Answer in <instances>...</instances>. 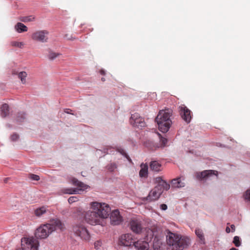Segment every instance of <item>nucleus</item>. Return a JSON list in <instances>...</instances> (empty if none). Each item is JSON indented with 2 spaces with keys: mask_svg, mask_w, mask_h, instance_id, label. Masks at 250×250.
Listing matches in <instances>:
<instances>
[{
  "mask_svg": "<svg viewBox=\"0 0 250 250\" xmlns=\"http://www.w3.org/2000/svg\"><path fill=\"white\" fill-rule=\"evenodd\" d=\"M90 206L92 211L86 212L84 215L86 222L92 225L104 226L105 224L104 219L108 217L111 211L109 205L94 202L91 203Z\"/></svg>",
  "mask_w": 250,
  "mask_h": 250,
  "instance_id": "f257e3e1",
  "label": "nucleus"
},
{
  "mask_svg": "<svg viewBox=\"0 0 250 250\" xmlns=\"http://www.w3.org/2000/svg\"><path fill=\"white\" fill-rule=\"evenodd\" d=\"M64 228V224L60 220L53 219L49 223L41 225L37 228L35 233V236L37 238L44 239L53 231L57 229L62 230Z\"/></svg>",
  "mask_w": 250,
  "mask_h": 250,
  "instance_id": "f03ea898",
  "label": "nucleus"
},
{
  "mask_svg": "<svg viewBox=\"0 0 250 250\" xmlns=\"http://www.w3.org/2000/svg\"><path fill=\"white\" fill-rule=\"evenodd\" d=\"M168 250H183L188 246L190 240L186 237L169 232L167 236Z\"/></svg>",
  "mask_w": 250,
  "mask_h": 250,
  "instance_id": "7ed1b4c3",
  "label": "nucleus"
},
{
  "mask_svg": "<svg viewBox=\"0 0 250 250\" xmlns=\"http://www.w3.org/2000/svg\"><path fill=\"white\" fill-rule=\"evenodd\" d=\"M172 110L166 109L160 111L157 116L155 121L157 123L159 130L162 132H167L169 129L172 124L170 116Z\"/></svg>",
  "mask_w": 250,
  "mask_h": 250,
  "instance_id": "20e7f679",
  "label": "nucleus"
},
{
  "mask_svg": "<svg viewBox=\"0 0 250 250\" xmlns=\"http://www.w3.org/2000/svg\"><path fill=\"white\" fill-rule=\"evenodd\" d=\"M69 182L74 186H77L78 188H66L62 189V192L65 194H80V191L87 189L89 186L79 181L77 179L72 177L69 179Z\"/></svg>",
  "mask_w": 250,
  "mask_h": 250,
  "instance_id": "39448f33",
  "label": "nucleus"
},
{
  "mask_svg": "<svg viewBox=\"0 0 250 250\" xmlns=\"http://www.w3.org/2000/svg\"><path fill=\"white\" fill-rule=\"evenodd\" d=\"M147 233L145 240L141 239L135 241L134 246L137 250H149V243L152 240L153 236H154V232L150 229L146 230Z\"/></svg>",
  "mask_w": 250,
  "mask_h": 250,
  "instance_id": "423d86ee",
  "label": "nucleus"
},
{
  "mask_svg": "<svg viewBox=\"0 0 250 250\" xmlns=\"http://www.w3.org/2000/svg\"><path fill=\"white\" fill-rule=\"evenodd\" d=\"M39 246L38 240L33 238H22L21 247L16 250H38Z\"/></svg>",
  "mask_w": 250,
  "mask_h": 250,
  "instance_id": "0eeeda50",
  "label": "nucleus"
},
{
  "mask_svg": "<svg viewBox=\"0 0 250 250\" xmlns=\"http://www.w3.org/2000/svg\"><path fill=\"white\" fill-rule=\"evenodd\" d=\"M74 234L82 239L88 241L90 239V234L86 228L81 224H76L73 227Z\"/></svg>",
  "mask_w": 250,
  "mask_h": 250,
  "instance_id": "6e6552de",
  "label": "nucleus"
},
{
  "mask_svg": "<svg viewBox=\"0 0 250 250\" xmlns=\"http://www.w3.org/2000/svg\"><path fill=\"white\" fill-rule=\"evenodd\" d=\"M197 178L200 180L207 181L218 178V171L213 170H206L201 172L197 173Z\"/></svg>",
  "mask_w": 250,
  "mask_h": 250,
  "instance_id": "1a4fd4ad",
  "label": "nucleus"
},
{
  "mask_svg": "<svg viewBox=\"0 0 250 250\" xmlns=\"http://www.w3.org/2000/svg\"><path fill=\"white\" fill-rule=\"evenodd\" d=\"M49 32L46 30H37L31 35V39L36 42H47L48 40Z\"/></svg>",
  "mask_w": 250,
  "mask_h": 250,
  "instance_id": "9d476101",
  "label": "nucleus"
},
{
  "mask_svg": "<svg viewBox=\"0 0 250 250\" xmlns=\"http://www.w3.org/2000/svg\"><path fill=\"white\" fill-rule=\"evenodd\" d=\"M130 123L133 126L138 128H142L146 125L144 119L138 113H135L131 115Z\"/></svg>",
  "mask_w": 250,
  "mask_h": 250,
  "instance_id": "9b49d317",
  "label": "nucleus"
},
{
  "mask_svg": "<svg viewBox=\"0 0 250 250\" xmlns=\"http://www.w3.org/2000/svg\"><path fill=\"white\" fill-rule=\"evenodd\" d=\"M135 242L133 235L129 233L123 234L119 238V244L125 247L134 246Z\"/></svg>",
  "mask_w": 250,
  "mask_h": 250,
  "instance_id": "f8f14e48",
  "label": "nucleus"
},
{
  "mask_svg": "<svg viewBox=\"0 0 250 250\" xmlns=\"http://www.w3.org/2000/svg\"><path fill=\"white\" fill-rule=\"evenodd\" d=\"M179 109L182 118L187 123H189L192 118L191 111L184 104L179 106Z\"/></svg>",
  "mask_w": 250,
  "mask_h": 250,
  "instance_id": "ddd939ff",
  "label": "nucleus"
},
{
  "mask_svg": "<svg viewBox=\"0 0 250 250\" xmlns=\"http://www.w3.org/2000/svg\"><path fill=\"white\" fill-rule=\"evenodd\" d=\"M163 193V190L159 189V188L155 187L149 193L146 197V200L151 202L158 199Z\"/></svg>",
  "mask_w": 250,
  "mask_h": 250,
  "instance_id": "4468645a",
  "label": "nucleus"
},
{
  "mask_svg": "<svg viewBox=\"0 0 250 250\" xmlns=\"http://www.w3.org/2000/svg\"><path fill=\"white\" fill-rule=\"evenodd\" d=\"M110 219V223L112 225H118L123 221L118 210H114L111 213Z\"/></svg>",
  "mask_w": 250,
  "mask_h": 250,
  "instance_id": "2eb2a0df",
  "label": "nucleus"
},
{
  "mask_svg": "<svg viewBox=\"0 0 250 250\" xmlns=\"http://www.w3.org/2000/svg\"><path fill=\"white\" fill-rule=\"evenodd\" d=\"M130 228L135 233H139L142 231V227L141 221L137 219H132L130 222Z\"/></svg>",
  "mask_w": 250,
  "mask_h": 250,
  "instance_id": "dca6fc26",
  "label": "nucleus"
},
{
  "mask_svg": "<svg viewBox=\"0 0 250 250\" xmlns=\"http://www.w3.org/2000/svg\"><path fill=\"white\" fill-rule=\"evenodd\" d=\"M153 247L154 250H161V247L163 244L162 240L161 239L159 238L157 236H155L153 237Z\"/></svg>",
  "mask_w": 250,
  "mask_h": 250,
  "instance_id": "f3484780",
  "label": "nucleus"
},
{
  "mask_svg": "<svg viewBox=\"0 0 250 250\" xmlns=\"http://www.w3.org/2000/svg\"><path fill=\"white\" fill-rule=\"evenodd\" d=\"M185 185L184 182H182L181 177L174 179L171 181V186L173 188H182Z\"/></svg>",
  "mask_w": 250,
  "mask_h": 250,
  "instance_id": "a211bd4d",
  "label": "nucleus"
},
{
  "mask_svg": "<svg viewBox=\"0 0 250 250\" xmlns=\"http://www.w3.org/2000/svg\"><path fill=\"white\" fill-rule=\"evenodd\" d=\"M139 175L141 177H146L148 175V166L146 164H142Z\"/></svg>",
  "mask_w": 250,
  "mask_h": 250,
  "instance_id": "6ab92c4d",
  "label": "nucleus"
},
{
  "mask_svg": "<svg viewBox=\"0 0 250 250\" xmlns=\"http://www.w3.org/2000/svg\"><path fill=\"white\" fill-rule=\"evenodd\" d=\"M9 113V106L7 104H3L0 107V115L2 118H5Z\"/></svg>",
  "mask_w": 250,
  "mask_h": 250,
  "instance_id": "aec40b11",
  "label": "nucleus"
},
{
  "mask_svg": "<svg viewBox=\"0 0 250 250\" xmlns=\"http://www.w3.org/2000/svg\"><path fill=\"white\" fill-rule=\"evenodd\" d=\"M150 167L152 170L160 171L161 170L162 165L158 161H152L150 164Z\"/></svg>",
  "mask_w": 250,
  "mask_h": 250,
  "instance_id": "412c9836",
  "label": "nucleus"
},
{
  "mask_svg": "<svg viewBox=\"0 0 250 250\" xmlns=\"http://www.w3.org/2000/svg\"><path fill=\"white\" fill-rule=\"evenodd\" d=\"M15 29L18 33L26 32L28 30L27 27L21 22L17 23L15 26Z\"/></svg>",
  "mask_w": 250,
  "mask_h": 250,
  "instance_id": "4be33fe9",
  "label": "nucleus"
},
{
  "mask_svg": "<svg viewBox=\"0 0 250 250\" xmlns=\"http://www.w3.org/2000/svg\"><path fill=\"white\" fill-rule=\"evenodd\" d=\"M195 233L197 236L200 239V243L205 244V238L202 230L199 229H197L195 230Z\"/></svg>",
  "mask_w": 250,
  "mask_h": 250,
  "instance_id": "5701e85b",
  "label": "nucleus"
},
{
  "mask_svg": "<svg viewBox=\"0 0 250 250\" xmlns=\"http://www.w3.org/2000/svg\"><path fill=\"white\" fill-rule=\"evenodd\" d=\"M156 187L159 188V189H161V190L163 191L164 190H167L170 188L169 184L167 183L165 181L162 182L161 184L157 185Z\"/></svg>",
  "mask_w": 250,
  "mask_h": 250,
  "instance_id": "b1692460",
  "label": "nucleus"
},
{
  "mask_svg": "<svg viewBox=\"0 0 250 250\" xmlns=\"http://www.w3.org/2000/svg\"><path fill=\"white\" fill-rule=\"evenodd\" d=\"M27 76V74L25 71H21L18 73V78L21 80L22 84L26 83V78Z\"/></svg>",
  "mask_w": 250,
  "mask_h": 250,
  "instance_id": "393cba45",
  "label": "nucleus"
},
{
  "mask_svg": "<svg viewBox=\"0 0 250 250\" xmlns=\"http://www.w3.org/2000/svg\"><path fill=\"white\" fill-rule=\"evenodd\" d=\"M36 18L33 15H30L28 16H25L21 18L20 20L24 22L33 21L35 20Z\"/></svg>",
  "mask_w": 250,
  "mask_h": 250,
  "instance_id": "a878e982",
  "label": "nucleus"
},
{
  "mask_svg": "<svg viewBox=\"0 0 250 250\" xmlns=\"http://www.w3.org/2000/svg\"><path fill=\"white\" fill-rule=\"evenodd\" d=\"M45 212L46 209L44 207L38 208L35 210V214L38 217L41 216Z\"/></svg>",
  "mask_w": 250,
  "mask_h": 250,
  "instance_id": "bb28decb",
  "label": "nucleus"
},
{
  "mask_svg": "<svg viewBox=\"0 0 250 250\" xmlns=\"http://www.w3.org/2000/svg\"><path fill=\"white\" fill-rule=\"evenodd\" d=\"M25 118V113L23 112H19L17 114L16 120L17 123H21L24 121Z\"/></svg>",
  "mask_w": 250,
  "mask_h": 250,
  "instance_id": "cd10ccee",
  "label": "nucleus"
},
{
  "mask_svg": "<svg viewBox=\"0 0 250 250\" xmlns=\"http://www.w3.org/2000/svg\"><path fill=\"white\" fill-rule=\"evenodd\" d=\"M11 45L14 47H17L20 48H22L23 47L24 43L23 42L12 41L11 42Z\"/></svg>",
  "mask_w": 250,
  "mask_h": 250,
  "instance_id": "c85d7f7f",
  "label": "nucleus"
},
{
  "mask_svg": "<svg viewBox=\"0 0 250 250\" xmlns=\"http://www.w3.org/2000/svg\"><path fill=\"white\" fill-rule=\"evenodd\" d=\"M107 170L110 172H113L117 168V166L115 163H110L106 166Z\"/></svg>",
  "mask_w": 250,
  "mask_h": 250,
  "instance_id": "c756f323",
  "label": "nucleus"
},
{
  "mask_svg": "<svg viewBox=\"0 0 250 250\" xmlns=\"http://www.w3.org/2000/svg\"><path fill=\"white\" fill-rule=\"evenodd\" d=\"M60 55V54L53 52H50L48 55V58L50 60H53L59 56Z\"/></svg>",
  "mask_w": 250,
  "mask_h": 250,
  "instance_id": "7c9ffc66",
  "label": "nucleus"
},
{
  "mask_svg": "<svg viewBox=\"0 0 250 250\" xmlns=\"http://www.w3.org/2000/svg\"><path fill=\"white\" fill-rule=\"evenodd\" d=\"M233 243L234 244L236 247H239L241 245V242L240 238L238 236H236L233 238Z\"/></svg>",
  "mask_w": 250,
  "mask_h": 250,
  "instance_id": "2f4dec72",
  "label": "nucleus"
},
{
  "mask_svg": "<svg viewBox=\"0 0 250 250\" xmlns=\"http://www.w3.org/2000/svg\"><path fill=\"white\" fill-rule=\"evenodd\" d=\"M28 178L31 180L34 181H39L40 179L39 175L34 174H29Z\"/></svg>",
  "mask_w": 250,
  "mask_h": 250,
  "instance_id": "473e14b6",
  "label": "nucleus"
},
{
  "mask_svg": "<svg viewBox=\"0 0 250 250\" xmlns=\"http://www.w3.org/2000/svg\"><path fill=\"white\" fill-rule=\"evenodd\" d=\"M78 200V198L76 196H71L68 199V201L69 204H72L77 201Z\"/></svg>",
  "mask_w": 250,
  "mask_h": 250,
  "instance_id": "72a5a7b5",
  "label": "nucleus"
},
{
  "mask_svg": "<svg viewBox=\"0 0 250 250\" xmlns=\"http://www.w3.org/2000/svg\"><path fill=\"white\" fill-rule=\"evenodd\" d=\"M19 138V136L18 134L16 133H14L11 136V139L13 141H15L17 140Z\"/></svg>",
  "mask_w": 250,
  "mask_h": 250,
  "instance_id": "f704fd0d",
  "label": "nucleus"
},
{
  "mask_svg": "<svg viewBox=\"0 0 250 250\" xmlns=\"http://www.w3.org/2000/svg\"><path fill=\"white\" fill-rule=\"evenodd\" d=\"M245 198L246 200L250 201V189L248 190L245 194Z\"/></svg>",
  "mask_w": 250,
  "mask_h": 250,
  "instance_id": "c9c22d12",
  "label": "nucleus"
},
{
  "mask_svg": "<svg viewBox=\"0 0 250 250\" xmlns=\"http://www.w3.org/2000/svg\"><path fill=\"white\" fill-rule=\"evenodd\" d=\"M102 245V242L100 241H97L94 243L95 248L96 249H98L100 247H101Z\"/></svg>",
  "mask_w": 250,
  "mask_h": 250,
  "instance_id": "e433bc0d",
  "label": "nucleus"
},
{
  "mask_svg": "<svg viewBox=\"0 0 250 250\" xmlns=\"http://www.w3.org/2000/svg\"><path fill=\"white\" fill-rule=\"evenodd\" d=\"M163 180L161 177H158L155 178V181L158 183V185H159L162 182H163Z\"/></svg>",
  "mask_w": 250,
  "mask_h": 250,
  "instance_id": "4c0bfd02",
  "label": "nucleus"
},
{
  "mask_svg": "<svg viewBox=\"0 0 250 250\" xmlns=\"http://www.w3.org/2000/svg\"><path fill=\"white\" fill-rule=\"evenodd\" d=\"M160 141L162 144L164 146L167 143V139L165 138H161L160 139Z\"/></svg>",
  "mask_w": 250,
  "mask_h": 250,
  "instance_id": "58836bf2",
  "label": "nucleus"
},
{
  "mask_svg": "<svg viewBox=\"0 0 250 250\" xmlns=\"http://www.w3.org/2000/svg\"><path fill=\"white\" fill-rule=\"evenodd\" d=\"M120 153L122 154L123 155H125V156L128 159L129 161H131L130 158L127 156V155L125 152L124 150H122L121 151H120Z\"/></svg>",
  "mask_w": 250,
  "mask_h": 250,
  "instance_id": "ea45409f",
  "label": "nucleus"
},
{
  "mask_svg": "<svg viewBox=\"0 0 250 250\" xmlns=\"http://www.w3.org/2000/svg\"><path fill=\"white\" fill-rule=\"evenodd\" d=\"M161 208L163 210H165L167 209V206L165 204H163L161 205Z\"/></svg>",
  "mask_w": 250,
  "mask_h": 250,
  "instance_id": "a19ab883",
  "label": "nucleus"
},
{
  "mask_svg": "<svg viewBox=\"0 0 250 250\" xmlns=\"http://www.w3.org/2000/svg\"><path fill=\"white\" fill-rule=\"evenodd\" d=\"M100 73L102 75H104L105 74V72L104 70L103 69L100 70Z\"/></svg>",
  "mask_w": 250,
  "mask_h": 250,
  "instance_id": "79ce46f5",
  "label": "nucleus"
},
{
  "mask_svg": "<svg viewBox=\"0 0 250 250\" xmlns=\"http://www.w3.org/2000/svg\"><path fill=\"white\" fill-rule=\"evenodd\" d=\"M18 72H17L16 70H13L12 72V74L13 75H17L18 76Z\"/></svg>",
  "mask_w": 250,
  "mask_h": 250,
  "instance_id": "37998d69",
  "label": "nucleus"
},
{
  "mask_svg": "<svg viewBox=\"0 0 250 250\" xmlns=\"http://www.w3.org/2000/svg\"><path fill=\"white\" fill-rule=\"evenodd\" d=\"M230 227L232 229V231H235V226L234 225H231L230 226Z\"/></svg>",
  "mask_w": 250,
  "mask_h": 250,
  "instance_id": "c03bdc74",
  "label": "nucleus"
},
{
  "mask_svg": "<svg viewBox=\"0 0 250 250\" xmlns=\"http://www.w3.org/2000/svg\"><path fill=\"white\" fill-rule=\"evenodd\" d=\"M226 231L227 232V233H229L230 231V229H229V227H227L226 229Z\"/></svg>",
  "mask_w": 250,
  "mask_h": 250,
  "instance_id": "a18cd8bd",
  "label": "nucleus"
},
{
  "mask_svg": "<svg viewBox=\"0 0 250 250\" xmlns=\"http://www.w3.org/2000/svg\"><path fill=\"white\" fill-rule=\"evenodd\" d=\"M9 178H6L4 179V183H7L8 182V181L9 180Z\"/></svg>",
  "mask_w": 250,
  "mask_h": 250,
  "instance_id": "49530a36",
  "label": "nucleus"
},
{
  "mask_svg": "<svg viewBox=\"0 0 250 250\" xmlns=\"http://www.w3.org/2000/svg\"><path fill=\"white\" fill-rule=\"evenodd\" d=\"M68 110H70V109H66V110L65 111V112L67 113H69V111H68Z\"/></svg>",
  "mask_w": 250,
  "mask_h": 250,
  "instance_id": "de8ad7c7",
  "label": "nucleus"
},
{
  "mask_svg": "<svg viewBox=\"0 0 250 250\" xmlns=\"http://www.w3.org/2000/svg\"><path fill=\"white\" fill-rule=\"evenodd\" d=\"M230 250H238L236 249V248H232L230 249Z\"/></svg>",
  "mask_w": 250,
  "mask_h": 250,
  "instance_id": "09e8293b",
  "label": "nucleus"
},
{
  "mask_svg": "<svg viewBox=\"0 0 250 250\" xmlns=\"http://www.w3.org/2000/svg\"><path fill=\"white\" fill-rule=\"evenodd\" d=\"M102 81L104 82L105 81V79L104 78H102Z\"/></svg>",
  "mask_w": 250,
  "mask_h": 250,
  "instance_id": "8fccbe9b",
  "label": "nucleus"
},
{
  "mask_svg": "<svg viewBox=\"0 0 250 250\" xmlns=\"http://www.w3.org/2000/svg\"><path fill=\"white\" fill-rule=\"evenodd\" d=\"M7 126L8 127H11V125H7Z\"/></svg>",
  "mask_w": 250,
  "mask_h": 250,
  "instance_id": "3c124183",
  "label": "nucleus"
}]
</instances>
